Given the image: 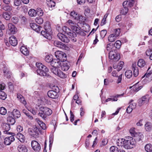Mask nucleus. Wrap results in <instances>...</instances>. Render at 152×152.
Instances as JSON below:
<instances>
[{
  "instance_id": "de8ad7c7",
  "label": "nucleus",
  "mask_w": 152,
  "mask_h": 152,
  "mask_svg": "<svg viewBox=\"0 0 152 152\" xmlns=\"http://www.w3.org/2000/svg\"><path fill=\"white\" fill-rule=\"evenodd\" d=\"M128 11V8L125 6V7H124V8L121 10L120 12L122 15H125L126 14Z\"/></svg>"
},
{
  "instance_id": "20e7f679",
  "label": "nucleus",
  "mask_w": 152,
  "mask_h": 152,
  "mask_svg": "<svg viewBox=\"0 0 152 152\" xmlns=\"http://www.w3.org/2000/svg\"><path fill=\"white\" fill-rule=\"evenodd\" d=\"M136 144V142L135 139L130 137L128 139H126L124 148L126 149H130L134 147Z\"/></svg>"
},
{
  "instance_id": "6ab92c4d",
  "label": "nucleus",
  "mask_w": 152,
  "mask_h": 152,
  "mask_svg": "<svg viewBox=\"0 0 152 152\" xmlns=\"http://www.w3.org/2000/svg\"><path fill=\"white\" fill-rule=\"evenodd\" d=\"M145 130L147 132H150L152 129V124L150 122H146L144 125Z\"/></svg>"
},
{
  "instance_id": "4468645a",
  "label": "nucleus",
  "mask_w": 152,
  "mask_h": 152,
  "mask_svg": "<svg viewBox=\"0 0 152 152\" xmlns=\"http://www.w3.org/2000/svg\"><path fill=\"white\" fill-rule=\"evenodd\" d=\"M57 36L59 39L63 42L68 43L69 41V39L66 36L61 33H58Z\"/></svg>"
},
{
  "instance_id": "a18cd8bd",
  "label": "nucleus",
  "mask_w": 152,
  "mask_h": 152,
  "mask_svg": "<svg viewBox=\"0 0 152 152\" xmlns=\"http://www.w3.org/2000/svg\"><path fill=\"white\" fill-rule=\"evenodd\" d=\"M121 45V42L120 40L116 41L114 44L115 47L117 49H119Z\"/></svg>"
},
{
  "instance_id": "a211bd4d",
  "label": "nucleus",
  "mask_w": 152,
  "mask_h": 152,
  "mask_svg": "<svg viewBox=\"0 0 152 152\" xmlns=\"http://www.w3.org/2000/svg\"><path fill=\"white\" fill-rule=\"evenodd\" d=\"M61 61L58 59H53L51 64L53 67H59L61 65Z\"/></svg>"
},
{
  "instance_id": "052dcab7",
  "label": "nucleus",
  "mask_w": 152,
  "mask_h": 152,
  "mask_svg": "<svg viewBox=\"0 0 152 152\" xmlns=\"http://www.w3.org/2000/svg\"><path fill=\"white\" fill-rule=\"evenodd\" d=\"M5 27L3 24H2L0 26V37H2L3 35L2 30H4Z\"/></svg>"
},
{
  "instance_id": "cd10ccee",
  "label": "nucleus",
  "mask_w": 152,
  "mask_h": 152,
  "mask_svg": "<svg viewBox=\"0 0 152 152\" xmlns=\"http://www.w3.org/2000/svg\"><path fill=\"white\" fill-rule=\"evenodd\" d=\"M146 64V63L143 59H140L137 62V65L139 67L142 68L144 67Z\"/></svg>"
},
{
  "instance_id": "5fc2aeb1",
  "label": "nucleus",
  "mask_w": 152,
  "mask_h": 152,
  "mask_svg": "<svg viewBox=\"0 0 152 152\" xmlns=\"http://www.w3.org/2000/svg\"><path fill=\"white\" fill-rule=\"evenodd\" d=\"M129 131L132 136H135V134H136V132H135V128L134 127H132L131 128Z\"/></svg>"
},
{
  "instance_id": "f3484780",
  "label": "nucleus",
  "mask_w": 152,
  "mask_h": 152,
  "mask_svg": "<svg viewBox=\"0 0 152 152\" xmlns=\"http://www.w3.org/2000/svg\"><path fill=\"white\" fill-rule=\"evenodd\" d=\"M30 26L31 27L37 32H39L41 30V27L35 23H31Z\"/></svg>"
},
{
  "instance_id": "864d4df0",
  "label": "nucleus",
  "mask_w": 152,
  "mask_h": 152,
  "mask_svg": "<svg viewBox=\"0 0 152 152\" xmlns=\"http://www.w3.org/2000/svg\"><path fill=\"white\" fill-rule=\"evenodd\" d=\"M7 113L6 109L4 107L0 108V114L2 115H4Z\"/></svg>"
},
{
  "instance_id": "dca6fc26",
  "label": "nucleus",
  "mask_w": 152,
  "mask_h": 152,
  "mask_svg": "<svg viewBox=\"0 0 152 152\" xmlns=\"http://www.w3.org/2000/svg\"><path fill=\"white\" fill-rule=\"evenodd\" d=\"M132 70L133 71V75L135 77H137L139 74V70L135 63H133L132 64Z\"/></svg>"
},
{
  "instance_id": "bf43d9fd",
  "label": "nucleus",
  "mask_w": 152,
  "mask_h": 152,
  "mask_svg": "<svg viewBox=\"0 0 152 152\" xmlns=\"http://www.w3.org/2000/svg\"><path fill=\"white\" fill-rule=\"evenodd\" d=\"M113 45H111L110 44H107L106 47L107 50L108 51H110V52L112 50L113 51Z\"/></svg>"
},
{
  "instance_id": "338daca9",
  "label": "nucleus",
  "mask_w": 152,
  "mask_h": 152,
  "mask_svg": "<svg viewBox=\"0 0 152 152\" xmlns=\"http://www.w3.org/2000/svg\"><path fill=\"white\" fill-rule=\"evenodd\" d=\"M21 3V1L20 0H15L14 1V5L16 6H19Z\"/></svg>"
},
{
  "instance_id": "58836bf2",
  "label": "nucleus",
  "mask_w": 152,
  "mask_h": 152,
  "mask_svg": "<svg viewBox=\"0 0 152 152\" xmlns=\"http://www.w3.org/2000/svg\"><path fill=\"white\" fill-rule=\"evenodd\" d=\"M145 148L147 152H151L152 151V145L150 144H148L145 146Z\"/></svg>"
},
{
  "instance_id": "bb28decb",
  "label": "nucleus",
  "mask_w": 152,
  "mask_h": 152,
  "mask_svg": "<svg viewBox=\"0 0 152 152\" xmlns=\"http://www.w3.org/2000/svg\"><path fill=\"white\" fill-rule=\"evenodd\" d=\"M118 34L116 36L114 35V34H111L108 37V40L110 42H113L116 40L117 37H118Z\"/></svg>"
},
{
  "instance_id": "1a4fd4ad",
  "label": "nucleus",
  "mask_w": 152,
  "mask_h": 152,
  "mask_svg": "<svg viewBox=\"0 0 152 152\" xmlns=\"http://www.w3.org/2000/svg\"><path fill=\"white\" fill-rule=\"evenodd\" d=\"M150 96L148 94H146L142 96L139 101V104L142 106L144 104H147L149 102Z\"/></svg>"
},
{
  "instance_id": "412c9836",
  "label": "nucleus",
  "mask_w": 152,
  "mask_h": 152,
  "mask_svg": "<svg viewBox=\"0 0 152 152\" xmlns=\"http://www.w3.org/2000/svg\"><path fill=\"white\" fill-rule=\"evenodd\" d=\"M35 121L43 129L45 130L46 129V124L42 120H40L39 118H36Z\"/></svg>"
},
{
  "instance_id": "2eb2a0df",
  "label": "nucleus",
  "mask_w": 152,
  "mask_h": 152,
  "mask_svg": "<svg viewBox=\"0 0 152 152\" xmlns=\"http://www.w3.org/2000/svg\"><path fill=\"white\" fill-rule=\"evenodd\" d=\"M9 41L10 44L14 46H16L18 44L17 40L14 36H12L9 38Z\"/></svg>"
},
{
  "instance_id": "e2e57ef3",
  "label": "nucleus",
  "mask_w": 152,
  "mask_h": 152,
  "mask_svg": "<svg viewBox=\"0 0 152 152\" xmlns=\"http://www.w3.org/2000/svg\"><path fill=\"white\" fill-rule=\"evenodd\" d=\"M134 1L133 0H130L128 1V6L129 7H132L133 6Z\"/></svg>"
},
{
  "instance_id": "c03bdc74",
  "label": "nucleus",
  "mask_w": 152,
  "mask_h": 152,
  "mask_svg": "<svg viewBox=\"0 0 152 152\" xmlns=\"http://www.w3.org/2000/svg\"><path fill=\"white\" fill-rule=\"evenodd\" d=\"M57 67H53L51 69V72L56 75H57L58 74V73L60 71V70L57 68Z\"/></svg>"
},
{
  "instance_id": "774afa93",
  "label": "nucleus",
  "mask_w": 152,
  "mask_h": 152,
  "mask_svg": "<svg viewBox=\"0 0 152 152\" xmlns=\"http://www.w3.org/2000/svg\"><path fill=\"white\" fill-rule=\"evenodd\" d=\"M146 55L147 56H150L152 53V50L151 49H148L145 52Z\"/></svg>"
},
{
  "instance_id": "0e129e2a",
  "label": "nucleus",
  "mask_w": 152,
  "mask_h": 152,
  "mask_svg": "<svg viewBox=\"0 0 152 152\" xmlns=\"http://www.w3.org/2000/svg\"><path fill=\"white\" fill-rule=\"evenodd\" d=\"M36 109H37L36 108ZM28 110L31 112L34 115H35L37 113V109L34 108H29L28 109Z\"/></svg>"
},
{
  "instance_id": "393cba45",
  "label": "nucleus",
  "mask_w": 152,
  "mask_h": 152,
  "mask_svg": "<svg viewBox=\"0 0 152 152\" xmlns=\"http://www.w3.org/2000/svg\"><path fill=\"white\" fill-rule=\"evenodd\" d=\"M12 115L15 118H18L20 116V112L16 109H15L13 110L12 113Z\"/></svg>"
},
{
  "instance_id": "0eeeda50",
  "label": "nucleus",
  "mask_w": 152,
  "mask_h": 152,
  "mask_svg": "<svg viewBox=\"0 0 152 152\" xmlns=\"http://www.w3.org/2000/svg\"><path fill=\"white\" fill-rule=\"evenodd\" d=\"M55 56L61 62H63L66 60V56L64 52L60 51H57L55 53Z\"/></svg>"
},
{
  "instance_id": "4d7b16f0",
  "label": "nucleus",
  "mask_w": 152,
  "mask_h": 152,
  "mask_svg": "<svg viewBox=\"0 0 152 152\" xmlns=\"http://www.w3.org/2000/svg\"><path fill=\"white\" fill-rule=\"evenodd\" d=\"M3 18L6 20H9L10 18V15L7 12H4L3 13Z\"/></svg>"
},
{
  "instance_id": "c85d7f7f",
  "label": "nucleus",
  "mask_w": 152,
  "mask_h": 152,
  "mask_svg": "<svg viewBox=\"0 0 152 152\" xmlns=\"http://www.w3.org/2000/svg\"><path fill=\"white\" fill-rule=\"evenodd\" d=\"M126 139H118L117 142V145L118 146L123 147L124 148V145H125V142Z\"/></svg>"
},
{
  "instance_id": "e433bc0d",
  "label": "nucleus",
  "mask_w": 152,
  "mask_h": 152,
  "mask_svg": "<svg viewBox=\"0 0 152 152\" xmlns=\"http://www.w3.org/2000/svg\"><path fill=\"white\" fill-rule=\"evenodd\" d=\"M4 76L7 78H9L11 77V72H10L8 69H6L5 68L3 70Z\"/></svg>"
},
{
  "instance_id": "79ce46f5",
  "label": "nucleus",
  "mask_w": 152,
  "mask_h": 152,
  "mask_svg": "<svg viewBox=\"0 0 152 152\" xmlns=\"http://www.w3.org/2000/svg\"><path fill=\"white\" fill-rule=\"evenodd\" d=\"M112 34H114V35H116L118 34V37L119 36L120 33V28L113 29L112 30Z\"/></svg>"
},
{
  "instance_id": "ddd939ff",
  "label": "nucleus",
  "mask_w": 152,
  "mask_h": 152,
  "mask_svg": "<svg viewBox=\"0 0 152 152\" xmlns=\"http://www.w3.org/2000/svg\"><path fill=\"white\" fill-rule=\"evenodd\" d=\"M10 125L8 123H3L2 124L1 126L3 129L4 130L3 131L4 134H11V133L8 132L10 128Z\"/></svg>"
},
{
  "instance_id": "49530a36",
  "label": "nucleus",
  "mask_w": 152,
  "mask_h": 152,
  "mask_svg": "<svg viewBox=\"0 0 152 152\" xmlns=\"http://www.w3.org/2000/svg\"><path fill=\"white\" fill-rule=\"evenodd\" d=\"M110 152H119L118 148L115 146H112L110 148Z\"/></svg>"
},
{
  "instance_id": "f704fd0d",
  "label": "nucleus",
  "mask_w": 152,
  "mask_h": 152,
  "mask_svg": "<svg viewBox=\"0 0 152 152\" xmlns=\"http://www.w3.org/2000/svg\"><path fill=\"white\" fill-rule=\"evenodd\" d=\"M132 87L134 91H138L142 88V86H140L138 84V83H136L135 85L133 86Z\"/></svg>"
},
{
  "instance_id": "6e6552de",
  "label": "nucleus",
  "mask_w": 152,
  "mask_h": 152,
  "mask_svg": "<svg viewBox=\"0 0 152 152\" xmlns=\"http://www.w3.org/2000/svg\"><path fill=\"white\" fill-rule=\"evenodd\" d=\"M109 57L110 59L114 61H117L120 59V57L119 55L116 53L114 50H112L109 53Z\"/></svg>"
},
{
  "instance_id": "4c0bfd02",
  "label": "nucleus",
  "mask_w": 152,
  "mask_h": 152,
  "mask_svg": "<svg viewBox=\"0 0 152 152\" xmlns=\"http://www.w3.org/2000/svg\"><path fill=\"white\" fill-rule=\"evenodd\" d=\"M70 15L75 20H78L79 19V15L74 11L71 12Z\"/></svg>"
},
{
  "instance_id": "c756f323",
  "label": "nucleus",
  "mask_w": 152,
  "mask_h": 152,
  "mask_svg": "<svg viewBox=\"0 0 152 152\" xmlns=\"http://www.w3.org/2000/svg\"><path fill=\"white\" fill-rule=\"evenodd\" d=\"M8 29L12 34H14L15 31V26L12 23H9L8 25Z\"/></svg>"
},
{
  "instance_id": "3c124183",
  "label": "nucleus",
  "mask_w": 152,
  "mask_h": 152,
  "mask_svg": "<svg viewBox=\"0 0 152 152\" xmlns=\"http://www.w3.org/2000/svg\"><path fill=\"white\" fill-rule=\"evenodd\" d=\"M6 98V95L5 93L2 91L0 90V99L4 100Z\"/></svg>"
},
{
  "instance_id": "f03ea898",
  "label": "nucleus",
  "mask_w": 152,
  "mask_h": 152,
  "mask_svg": "<svg viewBox=\"0 0 152 152\" xmlns=\"http://www.w3.org/2000/svg\"><path fill=\"white\" fill-rule=\"evenodd\" d=\"M39 110L40 112L38 113V115L44 120H45L48 116L50 115L52 113V110L46 107H40Z\"/></svg>"
},
{
  "instance_id": "f8f14e48",
  "label": "nucleus",
  "mask_w": 152,
  "mask_h": 152,
  "mask_svg": "<svg viewBox=\"0 0 152 152\" xmlns=\"http://www.w3.org/2000/svg\"><path fill=\"white\" fill-rule=\"evenodd\" d=\"M11 134L12 136L9 137H7L4 139V143L6 145H10L11 142H13L15 140L14 137V134L11 133Z\"/></svg>"
},
{
  "instance_id": "37998d69",
  "label": "nucleus",
  "mask_w": 152,
  "mask_h": 152,
  "mask_svg": "<svg viewBox=\"0 0 152 152\" xmlns=\"http://www.w3.org/2000/svg\"><path fill=\"white\" fill-rule=\"evenodd\" d=\"M57 75L62 79L66 78L67 77L66 75L60 70Z\"/></svg>"
},
{
  "instance_id": "c9c22d12",
  "label": "nucleus",
  "mask_w": 152,
  "mask_h": 152,
  "mask_svg": "<svg viewBox=\"0 0 152 152\" xmlns=\"http://www.w3.org/2000/svg\"><path fill=\"white\" fill-rule=\"evenodd\" d=\"M45 61L48 63L51 62L53 60V56L51 55L47 54L46 55L45 58Z\"/></svg>"
},
{
  "instance_id": "6e6d98bb",
  "label": "nucleus",
  "mask_w": 152,
  "mask_h": 152,
  "mask_svg": "<svg viewBox=\"0 0 152 152\" xmlns=\"http://www.w3.org/2000/svg\"><path fill=\"white\" fill-rule=\"evenodd\" d=\"M2 8L4 10L7 11H10L12 10L10 6L6 5H3L2 7Z\"/></svg>"
},
{
  "instance_id": "a878e982",
  "label": "nucleus",
  "mask_w": 152,
  "mask_h": 152,
  "mask_svg": "<svg viewBox=\"0 0 152 152\" xmlns=\"http://www.w3.org/2000/svg\"><path fill=\"white\" fill-rule=\"evenodd\" d=\"M16 137L21 142H23L25 140V138L24 136L21 133H18L16 136Z\"/></svg>"
},
{
  "instance_id": "7ed1b4c3",
  "label": "nucleus",
  "mask_w": 152,
  "mask_h": 152,
  "mask_svg": "<svg viewBox=\"0 0 152 152\" xmlns=\"http://www.w3.org/2000/svg\"><path fill=\"white\" fill-rule=\"evenodd\" d=\"M36 66L38 68L37 70L38 74L40 76H46L47 75L49 69L41 63H37Z\"/></svg>"
},
{
  "instance_id": "680f3d73",
  "label": "nucleus",
  "mask_w": 152,
  "mask_h": 152,
  "mask_svg": "<svg viewBox=\"0 0 152 152\" xmlns=\"http://www.w3.org/2000/svg\"><path fill=\"white\" fill-rule=\"evenodd\" d=\"M107 32L105 30H103L100 32V35L102 38H103L104 37L106 34H107Z\"/></svg>"
},
{
  "instance_id": "603ef678",
  "label": "nucleus",
  "mask_w": 152,
  "mask_h": 152,
  "mask_svg": "<svg viewBox=\"0 0 152 152\" xmlns=\"http://www.w3.org/2000/svg\"><path fill=\"white\" fill-rule=\"evenodd\" d=\"M35 22L38 24H41L42 23L43 20L42 18L40 17H37L35 19Z\"/></svg>"
},
{
  "instance_id": "473e14b6",
  "label": "nucleus",
  "mask_w": 152,
  "mask_h": 152,
  "mask_svg": "<svg viewBox=\"0 0 152 152\" xmlns=\"http://www.w3.org/2000/svg\"><path fill=\"white\" fill-rule=\"evenodd\" d=\"M145 77V79L148 81H150L152 80V73H148L145 74L142 77L143 78Z\"/></svg>"
},
{
  "instance_id": "69168bd1",
  "label": "nucleus",
  "mask_w": 152,
  "mask_h": 152,
  "mask_svg": "<svg viewBox=\"0 0 152 152\" xmlns=\"http://www.w3.org/2000/svg\"><path fill=\"white\" fill-rule=\"evenodd\" d=\"M123 95H124V94L117 95L114 97L111 98L112 99V101H117L118 100V99H117V98L120 97L121 96H122Z\"/></svg>"
},
{
  "instance_id": "8fccbe9b",
  "label": "nucleus",
  "mask_w": 152,
  "mask_h": 152,
  "mask_svg": "<svg viewBox=\"0 0 152 152\" xmlns=\"http://www.w3.org/2000/svg\"><path fill=\"white\" fill-rule=\"evenodd\" d=\"M124 65V62L122 61H120L118 63L117 65V71H119L122 68L123 66Z\"/></svg>"
},
{
  "instance_id": "4be33fe9",
  "label": "nucleus",
  "mask_w": 152,
  "mask_h": 152,
  "mask_svg": "<svg viewBox=\"0 0 152 152\" xmlns=\"http://www.w3.org/2000/svg\"><path fill=\"white\" fill-rule=\"evenodd\" d=\"M54 44L55 46L62 49H65L66 47V45L65 44L57 41H55Z\"/></svg>"
},
{
  "instance_id": "9b49d317",
  "label": "nucleus",
  "mask_w": 152,
  "mask_h": 152,
  "mask_svg": "<svg viewBox=\"0 0 152 152\" xmlns=\"http://www.w3.org/2000/svg\"><path fill=\"white\" fill-rule=\"evenodd\" d=\"M28 131L30 134L34 137H38L39 135V129L36 127H34L32 129H29Z\"/></svg>"
},
{
  "instance_id": "72a5a7b5",
  "label": "nucleus",
  "mask_w": 152,
  "mask_h": 152,
  "mask_svg": "<svg viewBox=\"0 0 152 152\" xmlns=\"http://www.w3.org/2000/svg\"><path fill=\"white\" fill-rule=\"evenodd\" d=\"M76 25L77 24L72 26L71 27L72 30V32H74L76 34V33H79L80 32V29Z\"/></svg>"
},
{
  "instance_id": "f257e3e1",
  "label": "nucleus",
  "mask_w": 152,
  "mask_h": 152,
  "mask_svg": "<svg viewBox=\"0 0 152 152\" xmlns=\"http://www.w3.org/2000/svg\"><path fill=\"white\" fill-rule=\"evenodd\" d=\"M44 28L45 31H41V34L45 38L49 39H51L52 32L49 22H46L45 23Z\"/></svg>"
},
{
  "instance_id": "aec40b11",
  "label": "nucleus",
  "mask_w": 152,
  "mask_h": 152,
  "mask_svg": "<svg viewBox=\"0 0 152 152\" xmlns=\"http://www.w3.org/2000/svg\"><path fill=\"white\" fill-rule=\"evenodd\" d=\"M20 50L22 53L23 55L27 56L29 54V51L26 46H21Z\"/></svg>"
},
{
  "instance_id": "2f4dec72",
  "label": "nucleus",
  "mask_w": 152,
  "mask_h": 152,
  "mask_svg": "<svg viewBox=\"0 0 152 152\" xmlns=\"http://www.w3.org/2000/svg\"><path fill=\"white\" fill-rule=\"evenodd\" d=\"M28 14L31 17H35L37 15V12L36 10L34 9H31L29 10Z\"/></svg>"
},
{
  "instance_id": "a19ab883",
  "label": "nucleus",
  "mask_w": 152,
  "mask_h": 152,
  "mask_svg": "<svg viewBox=\"0 0 152 152\" xmlns=\"http://www.w3.org/2000/svg\"><path fill=\"white\" fill-rule=\"evenodd\" d=\"M61 67L62 70L64 71L68 70L69 68V66L66 63H64Z\"/></svg>"
},
{
  "instance_id": "09e8293b",
  "label": "nucleus",
  "mask_w": 152,
  "mask_h": 152,
  "mask_svg": "<svg viewBox=\"0 0 152 152\" xmlns=\"http://www.w3.org/2000/svg\"><path fill=\"white\" fill-rule=\"evenodd\" d=\"M47 4L49 7L52 8L55 6V3L51 0H49L47 1Z\"/></svg>"
},
{
  "instance_id": "5701e85b",
  "label": "nucleus",
  "mask_w": 152,
  "mask_h": 152,
  "mask_svg": "<svg viewBox=\"0 0 152 152\" xmlns=\"http://www.w3.org/2000/svg\"><path fill=\"white\" fill-rule=\"evenodd\" d=\"M17 150L19 152H27V149L24 145H20L17 147Z\"/></svg>"
},
{
  "instance_id": "9d476101",
  "label": "nucleus",
  "mask_w": 152,
  "mask_h": 152,
  "mask_svg": "<svg viewBox=\"0 0 152 152\" xmlns=\"http://www.w3.org/2000/svg\"><path fill=\"white\" fill-rule=\"evenodd\" d=\"M31 146L32 149L35 152H39L41 149L40 144L36 140H33L31 141Z\"/></svg>"
},
{
  "instance_id": "ea45409f",
  "label": "nucleus",
  "mask_w": 152,
  "mask_h": 152,
  "mask_svg": "<svg viewBox=\"0 0 152 152\" xmlns=\"http://www.w3.org/2000/svg\"><path fill=\"white\" fill-rule=\"evenodd\" d=\"M125 76L128 78H130L132 75V71L130 70H127L125 72Z\"/></svg>"
},
{
  "instance_id": "b1692460",
  "label": "nucleus",
  "mask_w": 152,
  "mask_h": 152,
  "mask_svg": "<svg viewBox=\"0 0 152 152\" xmlns=\"http://www.w3.org/2000/svg\"><path fill=\"white\" fill-rule=\"evenodd\" d=\"M17 97L20 102L24 105L25 106L26 104V102L24 97L21 94H18L17 95Z\"/></svg>"
},
{
  "instance_id": "39448f33",
  "label": "nucleus",
  "mask_w": 152,
  "mask_h": 152,
  "mask_svg": "<svg viewBox=\"0 0 152 152\" xmlns=\"http://www.w3.org/2000/svg\"><path fill=\"white\" fill-rule=\"evenodd\" d=\"M62 29L64 32L69 35L72 42H75L76 41L77 39L75 37L77 35L75 32H72V31L66 26L63 27Z\"/></svg>"
},
{
  "instance_id": "13d9d810",
  "label": "nucleus",
  "mask_w": 152,
  "mask_h": 152,
  "mask_svg": "<svg viewBox=\"0 0 152 152\" xmlns=\"http://www.w3.org/2000/svg\"><path fill=\"white\" fill-rule=\"evenodd\" d=\"M37 12L38 15L39 16H42L43 15V12L42 10L40 8H38L37 9Z\"/></svg>"
},
{
  "instance_id": "423d86ee",
  "label": "nucleus",
  "mask_w": 152,
  "mask_h": 152,
  "mask_svg": "<svg viewBox=\"0 0 152 152\" xmlns=\"http://www.w3.org/2000/svg\"><path fill=\"white\" fill-rule=\"evenodd\" d=\"M54 90H52L49 91L47 93L49 97L55 99L57 98L58 97V94L57 91L58 90V88L57 86H54Z\"/></svg>"
},
{
  "instance_id": "7c9ffc66",
  "label": "nucleus",
  "mask_w": 152,
  "mask_h": 152,
  "mask_svg": "<svg viewBox=\"0 0 152 152\" xmlns=\"http://www.w3.org/2000/svg\"><path fill=\"white\" fill-rule=\"evenodd\" d=\"M15 118H13L12 116H9L7 118L8 123L10 125H13L15 122Z\"/></svg>"
}]
</instances>
